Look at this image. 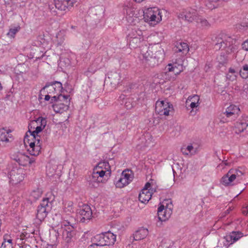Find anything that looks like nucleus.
<instances>
[{
    "instance_id": "f257e3e1",
    "label": "nucleus",
    "mask_w": 248,
    "mask_h": 248,
    "mask_svg": "<svg viewBox=\"0 0 248 248\" xmlns=\"http://www.w3.org/2000/svg\"><path fill=\"white\" fill-rule=\"evenodd\" d=\"M143 62L151 67H155L161 62L164 59L163 49L159 44L149 47H144L141 50Z\"/></svg>"
},
{
    "instance_id": "f03ea898",
    "label": "nucleus",
    "mask_w": 248,
    "mask_h": 248,
    "mask_svg": "<svg viewBox=\"0 0 248 248\" xmlns=\"http://www.w3.org/2000/svg\"><path fill=\"white\" fill-rule=\"evenodd\" d=\"M116 235L109 231L97 234L94 238L95 242L89 246L88 248L113 245L116 241Z\"/></svg>"
},
{
    "instance_id": "7ed1b4c3",
    "label": "nucleus",
    "mask_w": 248,
    "mask_h": 248,
    "mask_svg": "<svg viewBox=\"0 0 248 248\" xmlns=\"http://www.w3.org/2000/svg\"><path fill=\"white\" fill-rule=\"evenodd\" d=\"M160 11L156 8H148L144 13L143 18L151 25H155L162 20Z\"/></svg>"
},
{
    "instance_id": "20e7f679",
    "label": "nucleus",
    "mask_w": 248,
    "mask_h": 248,
    "mask_svg": "<svg viewBox=\"0 0 248 248\" xmlns=\"http://www.w3.org/2000/svg\"><path fill=\"white\" fill-rule=\"evenodd\" d=\"M50 210V206L49 204L48 199H44L38 206L36 214L37 218L40 221L44 220L46 217Z\"/></svg>"
},
{
    "instance_id": "39448f33",
    "label": "nucleus",
    "mask_w": 248,
    "mask_h": 248,
    "mask_svg": "<svg viewBox=\"0 0 248 248\" xmlns=\"http://www.w3.org/2000/svg\"><path fill=\"white\" fill-rule=\"evenodd\" d=\"M155 112L159 115L168 116L169 112L173 110L172 105L165 101H157L155 104Z\"/></svg>"
},
{
    "instance_id": "423d86ee",
    "label": "nucleus",
    "mask_w": 248,
    "mask_h": 248,
    "mask_svg": "<svg viewBox=\"0 0 248 248\" xmlns=\"http://www.w3.org/2000/svg\"><path fill=\"white\" fill-rule=\"evenodd\" d=\"M92 215L91 207L87 204H84L78 210L77 217L80 222L85 223L92 218Z\"/></svg>"
},
{
    "instance_id": "0eeeda50",
    "label": "nucleus",
    "mask_w": 248,
    "mask_h": 248,
    "mask_svg": "<svg viewBox=\"0 0 248 248\" xmlns=\"http://www.w3.org/2000/svg\"><path fill=\"white\" fill-rule=\"evenodd\" d=\"M9 179L13 184H16L23 179V170L17 167H14L9 172Z\"/></svg>"
},
{
    "instance_id": "6e6552de",
    "label": "nucleus",
    "mask_w": 248,
    "mask_h": 248,
    "mask_svg": "<svg viewBox=\"0 0 248 248\" xmlns=\"http://www.w3.org/2000/svg\"><path fill=\"white\" fill-rule=\"evenodd\" d=\"M199 16L198 13L194 9H189L183 12L179 16V18L188 22L196 21Z\"/></svg>"
},
{
    "instance_id": "1a4fd4ad",
    "label": "nucleus",
    "mask_w": 248,
    "mask_h": 248,
    "mask_svg": "<svg viewBox=\"0 0 248 248\" xmlns=\"http://www.w3.org/2000/svg\"><path fill=\"white\" fill-rule=\"evenodd\" d=\"M172 214L171 207L167 205L166 208L163 205H161L158 208V218L161 221H164L168 219Z\"/></svg>"
},
{
    "instance_id": "9d476101",
    "label": "nucleus",
    "mask_w": 248,
    "mask_h": 248,
    "mask_svg": "<svg viewBox=\"0 0 248 248\" xmlns=\"http://www.w3.org/2000/svg\"><path fill=\"white\" fill-rule=\"evenodd\" d=\"M216 40L217 42L214 45V48L216 50L220 49L222 48H225L227 47H231V49H232L233 47L232 46L233 39L230 37H228L226 39H223L221 38H217Z\"/></svg>"
},
{
    "instance_id": "9b49d317",
    "label": "nucleus",
    "mask_w": 248,
    "mask_h": 248,
    "mask_svg": "<svg viewBox=\"0 0 248 248\" xmlns=\"http://www.w3.org/2000/svg\"><path fill=\"white\" fill-rule=\"evenodd\" d=\"M108 78L106 81L111 85L112 88H116L120 83V74L116 71H110L108 73Z\"/></svg>"
},
{
    "instance_id": "f8f14e48",
    "label": "nucleus",
    "mask_w": 248,
    "mask_h": 248,
    "mask_svg": "<svg viewBox=\"0 0 248 248\" xmlns=\"http://www.w3.org/2000/svg\"><path fill=\"white\" fill-rule=\"evenodd\" d=\"M11 158L16 161L19 165L26 166L29 161V156L20 152H17L11 155Z\"/></svg>"
},
{
    "instance_id": "ddd939ff",
    "label": "nucleus",
    "mask_w": 248,
    "mask_h": 248,
    "mask_svg": "<svg viewBox=\"0 0 248 248\" xmlns=\"http://www.w3.org/2000/svg\"><path fill=\"white\" fill-rule=\"evenodd\" d=\"M107 166H108V168H109L108 163H100L93 169V170L98 174V177H100L101 180H102L104 176H107V174L105 175L106 172L108 175L110 174V171L108 169L107 170H104L102 169L103 167H106Z\"/></svg>"
},
{
    "instance_id": "4468645a",
    "label": "nucleus",
    "mask_w": 248,
    "mask_h": 248,
    "mask_svg": "<svg viewBox=\"0 0 248 248\" xmlns=\"http://www.w3.org/2000/svg\"><path fill=\"white\" fill-rule=\"evenodd\" d=\"M34 123H37L38 124H40V125H38L35 128V130L32 131H31L30 129L28 132L30 133H31L34 134L35 135H39L38 134L42 131V130L45 128L46 124V120L45 118H43L42 117H39L37 119V120L34 122H32L33 124Z\"/></svg>"
},
{
    "instance_id": "2eb2a0df",
    "label": "nucleus",
    "mask_w": 248,
    "mask_h": 248,
    "mask_svg": "<svg viewBox=\"0 0 248 248\" xmlns=\"http://www.w3.org/2000/svg\"><path fill=\"white\" fill-rule=\"evenodd\" d=\"M37 142L36 144L33 142L29 143V148L28 149L29 153L34 156H37L39 155L41 149V145H42V141L39 140L38 139H36Z\"/></svg>"
},
{
    "instance_id": "dca6fc26",
    "label": "nucleus",
    "mask_w": 248,
    "mask_h": 248,
    "mask_svg": "<svg viewBox=\"0 0 248 248\" xmlns=\"http://www.w3.org/2000/svg\"><path fill=\"white\" fill-rule=\"evenodd\" d=\"M57 84L58 85V87L62 89V84L60 82L56 81L52 85H46L40 91V96L43 95V94H45L46 92V93L47 94H53L55 93V87H54V85Z\"/></svg>"
},
{
    "instance_id": "f3484780",
    "label": "nucleus",
    "mask_w": 248,
    "mask_h": 248,
    "mask_svg": "<svg viewBox=\"0 0 248 248\" xmlns=\"http://www.w3.org/2000/svg\"><path fill=\"white\" fill-rule=\"evenodd\" d=\"M61 101L56 102L52 105V108L54 111L56 113H62L63 112L67 110L69 108V100L68 103H62Z\"/></svg>"
},
{
    "instance_id": "a211bd4d",
    "label": "nucleus",
    "mask_w": 248,
    "mask_h": 248,
    "mask_svg": "<svg viewBox=\"0 0 248 248\" xmlns=\"http://www.w3.org/2000/svg\"><path fill=\"white\" fill-rule=\"evenodd\" d=\"M235 179V175H233L232 169L230 170L228 173L223 176L221 179V183L225 186H229Z\"/></svg>"
},
{
    "instance_id": "6ab92c4d",
    "label": "nucleus",
    "mask_w": 248,
    "mask_h": 248,
    "mask_svg": "<svg viewBox=\"0 0 248 248\" xmlns=\"http://www.w3.org/2000/svg\"><path fill=\"white\" fill-rule=\"evenodd\" d=\"M174 51L176 53L181 52L183 54L185 55L188 52L189 46L186 43H177L174 49Z\"/></svg>"
},
{
    "instance_id": "aec40b11",
    "label": "nucleus",
    "mask_w": 248,
    "mask_h": 248,
    "mask_svg": "<svg viewBox=\"0 0 248 248\" xmlns=\"http://www.w3.org/2000/svg\"><path fill=\"white\" fill-rule=\"evenodd\" d=\"M152 194L146 189H142L139 195V201L142 203H147L151 199Z\"/></svg>"
},
{
    "instance_id": "412c9836",
    "label": "nucleus",
    "mask_w": 248,
    "mask_h": 248,
    "mask_svg": "<svg viewBox=\"0 0 248 248\" xmlns=\"http://www.w3.org/2000/svg\"><path fill=\"white\" fill-rule=\"evenodd\" d=\"M148 234V229L141 228L135 232L134 234V239L136 241L140 240L146 237Z\"/></svg>"
},
{
    "instance_id": "4be33fe9",
    "label": "nucleus",
    "mask_w": 248,
    "mask_h": 248,
    "mask_svg": "<svg viewBox=\"0 0 248 248\" xmlns=\"http://www.w3.org/2000/svg\"><path fill=\"white\" fill-rule=\"evenodd\" d=\"M30 134V135H28L27 133L24 137V142L25 144L27 145L28 144L29 145L30 142H33L36 144L37 142L36 139L41 141V138L39 135H35L31 133Z\"/></svg>"
},
{
    "instance_id": "5701e85b",
    "label": "nucleus",
    "mask_w": 248,
    "mask_h": 248,
    "mask_svg": "<svg viewBox=\"0 0 248 248\" xmlns=\"http://www.w3.org/2000/svg\"><path fill=\"white\" fill-rule=\"evenodd\" d=\"M143 40V37H133V38H127V41L129 46L132 48H136L138 46L141 41Z\"/></svg>"
},
{
    "instance_id": "b1692460",
    "label": "nucleus",
    "mask_w": 248,
    "mask_h": 248,
    "mask_svg": "<svg viewBox=\"0 0 248 248\" xmlns=\"http://www.w3.org/2000/svg\"><path fill=\"white\" fill-rule=\"evenodd\" d=\"M168 70L169 71H173L175 75H178L183 70L182 64H179L176 65V62L173 65L169 64L168 65Z\"/></svg>"
},
{
    "instance_id": "393cba45",
    "label": "nucleus",
    "mask_w": 248,
    "mask_h": 248,
    "mask_svg": "<svg viewBox=\"0 0 248 248\" xmlns=\"http://www.w3.org/2000/svg\"><path fill=\"white\" fill-rule=\"evenodd\" d=\"M69 230H65L62 232L63 238L67 243L71 241V239L75 234V232L73 230H70V228H69Z\"/></svg>"
},
{
    "instance_id": "a878e982",
    "label": "nucleus",
    "mask_w": 248,
    "mask_h": 248,
    "mask_svg": "<svg viewBox=\"0 0 248 248\" xmlns=\"http://www.w3.org/2000/svg\"><path fill=\"white\" fill-rule=\"evenodd\" d=\"M54 1L56 8L61 10H65L69 0H54Z\"/></svg>"
},
{
    "instance_id": "bb28decb",
    "label": "nucleus",
    "mask_w": 248,
    "mask_h": 248,
    "mask_svg": "<svg viewBox=\"0 0 248 248\" xmlns=\"http://www.w3.org/2000/svg\"><path fill=\"white\" fill-rule=\"evenodd\" d=\"M11 132V131L10 129L7 130L4 128L0 129V140L8 142L9 141L8 134Z\"/></svg>"
},
{
    "instance_id": "cd10ccee",
    "label": "nucleus",
    "mask_w": 248,
    "mask_h": 248,
    "mask_svg": "<svg viewBox=\"0 0 248 248\" xmlns=\"http://www.w3.org/2000/svg\"><path fill=\"white\" fill-rule=\"evenodd\" d=\"M69 95H62V94H59L58 96L56 95H54L52 97L51 99V103H53V102H60V101H65L66 104L68 103V99L69 98Z\"/></svg>"
},
{
    "instance_id": "c85d7f7f",
    "label": "nucleus",
    "mask_w": 248,
    "mask_h": 248,
    "mask_svg": "<svg viewBox=\"0 0 248 248\" xmlns=\"http://www.w3.org/2000/svg\"><path fill=\"white\" fill-rule=\"evenodd\" d=\"M97 175L98 174L93 170L91 176H90L88 179L90 184L95 183L98 184L102 182V180L100 179V177H99Z\"/></svg>"
},
{
    "instance_id": "c756f323",
    "label": "nucleus",
    "mask_w": 248,
    "mask_h": 248,
    "mask_svg": "<svg viewBox=\"0 0 248 248\" xmlns=\"http://www.w3.org/2000/svg\"><path fill=\"white\" fill-rule=\"evenodd\" d=\"M248 126V121L245 122H240L237 124V130L235 131L237 134H239L243 132Z\"/></svg>"
},
{
    "instance_id": "7c9ffc66",
    "label": "nucleus",
    "mask_w": 248,
    "mask_h": 248,
    "mask_svg": "<svg viewBox=\"0 0 248 248\" xmlns=\"http://www.w3.org/2000/svg\"><path fill=\"white\" fill-rule=\"evenodd\" d=\"M142 31L139 29H133L130 33L127 35V38H133V37H143Z\"/></svg>"
},
{
    "instance_id": "2f4dec72",
    "label": "nucleus",
    "mask_w": 248,
    "mask_h": 248,
    "mask_svg": "<svg viewBox=\"0 0 248 248\" xmlns=\"http://www.w3.org/2000/svg\"><path fill=\"white\" fill-rule=\"evenodd\" d=\"M129 184L128 181L125 180V178L121 175L120 178L116 183V186L119 188H122Z\"/></svg>"
},
{
    "instance_id": "473e14b6",
    "label": "nucleus",
    "mask_w": 248,
    "mask_h": 248,
    "mask_svg": "<svg viewBox=\"0 0 248 248\" xmlns=\"http://www.w3.org/2000/svg\"><path fill=\"white\" fill-rule=\"evenodd\" d=\"M240 75L243 78H248V64H245L240 70Z\"/></svg>"
},
{
    "instance_id": "72a5a7b5",
    "label": "nucleus",
    "mask_w": 248,
    "mask_h": 248,
    "mask_svg": "<svg viewBox=\"0 0 248 248\" xmlns=\"http://www.w3.org/2000/svg\"><path fill=\"white\" fill-rule=\"evenodd\" d=\"M196 22L201 24V26L204 28H208L210 26L209 22L205 19L199 16Z\"/></svg>"
},
{
    "instance_id": "f704fd0d",
    "label": "nucleus",
    "mask_w": 248,
    "mask_h": 248,
    "mask_svg": "<svg viewBox=\"0 0 248 248\" xmlns=\"http://www.w3.org/2000/svg\"><path fill=\"white\" fill-rule=\"evenodd\" d=\"M232 239V243H234L243 236V234L239 232H232L230 233Z\"/></svg>"
},
{
    "instance_id": "c9c22d12",
    "label": "nucleus",
    "mask_w": 248,
    "mask_h": 248,
    "mask_svg": "<svg viewBox=\"0 0 248 248\" xmlns=\"http://www.w3.org/2000/svg\"><path fill=\"white\" fill-rule=\"evenodd\" d=\"M235 70L230 68L229 70V72L226 75V78L228 79L233 81L236 79V76L235 75Z\"/></svg>"
},
{
    "instance_id": "e433bc0d",
    "label": "nucleus",
    "mask_w": 248,
    "mask_h": 248,
    "mask_svg": "<svg viewBox=\"0 0 248 248\" xmlns=\"http://www.w3.org/2000/svg\"><path fill=\"white\" fill-rule=\"evenodd\" d=\"M20 27L18 26L14 28H11L9 32L7 33V35L11 38H14L16 34L20 30Z\"/></svg>"
},
{
    "instance_id": "4c0bfd02",
    "label": "nucleus",
    "mask_w": 248,
    "mask_h": 248,
    "mask_svg": "<svg viewBox=\"0 0 248 248\" xmlns=\"http://www.w3.org/2000/svg\"><path fill=\"white\" fill-rule=\"evenodd\" d=\"M121 176L124 178L125 180L128 181V183H130V182L132 181L133 177L131 173H129V170H125L123 171L122 173Z\"/></svg>"
},
{
    "instance_id": "58836bf2",
    "label": "nucleus",
    "mask_w": 248,
    "mask_h": 248,
    "mask_svg": "<svg viewBox=\"0 0 248 248\" xmlns=\"http://www.w3.org/2000/svg\"><path fill=\"white\" fill-rule=\"evenodd\" d=\"M223 239L225 241V242H224V245L225 246L229 247L231 245L233 244V243H232V237L230 234L224 236L223 237Z\"/></svg>"
},
{
    "instance_id": "ea45409f",
    "label": "nucleus",
    "mask_w": 248,
    "mask_h": 248,
    "mask_svg": "<svg viewBox=\"0 0 248 248\" xmlns=\"http://www.w3.org/2000/svg\"><path fill=\"white\" fill-rule=\"evenodd\" d=\"M206 5L209 8L213 9L216 8V4L219 1V0H205Z\"/></svg>"
},
{
    "instance_id": "a19ab883",
    "label": "nucleus",
    "mask_w": 248,
    "mask_h": 248,
    "mask_svg": "<svg viewBox=\"0 0 248 248\" xmlns=\"http://www.w3.org/2000/svg\"><path fill=\"white\" fill-rule=\"evenodd\" d=\"M57 38L59 42V44L61 45L64 40V32L63 31H59L57 34Z\"/></svg>"
},
{
    "instance_id": "79ce46f5",
    "label": "nucleus",
    "mask_w": 248,
    "mask_h": 248,
    "mask_svg": "<svg viewBox=\"0 0 248 248\" xmlns=\"http://www.w3.org/2000/svg\"><path fill=\"white\" fill-rule=\"evenodd\" d=\"M74 218L71 217L68 220L64 221L62 223V226H70L72 227V229H73L74 228L73 225H74Z\"/></svg>"
},
{
    "instance_id": "37998d69",
    "label": "nucleus",
    "mask_w": 248,
    "mask_h": 248,
    "mask_svg": "<svg viewBox=\"0 0 248 248\" xmlns=\"http://www.w3.org/2000/svg\"><path fill=\"white\" fill-rule=\"evenodd\" d=\"M200 100V97L199 95L197 94H195L193 96H189L187 100H186V103L188 102H197L199 103Z\"/></svg>"
},
{
    "instance_id": "c03bdc74",
    "label": "nucleus",
    "mask_w": 248,
    "mask_h": 248,
    "mask_svg": "<svg viewBox=\"0 0 248 248\" xmlns=\"http://www.w3.org/2000/svg\"><path fill=\"white\" fill-rule=\"evenodd\" d=\"M64 212L69 214L71 213L74 212V209L73 207V203L72 202H69L67 206H65L64 208Z\"/></svg>"
},
{
    "instance_id": "a18cd8bd",
    "label": "nucleus",
    "mask_w": 248,
    "mask_h": 248,
    "mask_svg": "<svg viewBox=\"0 0 248 248\" xmlns=\"http://www.w3.org/2000/svg\"><path fill=\"white\" fill-rule=\"evenodd\" d=\"M135 105V103L132 102L131 100L129 99L125 101L124 106L127 109H130L134 107Z\"/></svg>"
},
{
    "instance_id": "49530a36",
    "label": "nucleus",
    "mask_w": 248,
    "mask_h": 248,
    "mask_svg": "<svg viewBox=\"0 0 248 248\" xmlns=\"http://www.w3.org/2000/svg\"><path fill=\"white\" fill-rule=\"evenodd\" d=\"M226 110L228 111H232L235 114L237 113L240 110V109L239 108L234 105H230L227 108Z\"/></svg>"
},
{
    "instance_id": "de8ad7c7",
    "label": "nucleus",
    "mask_w": 248,
    "mask_h": 248,
    "mask_svg": "<svg viewBox=\"0 0 248 248\" xmlns=\"http://www.w3.org/2000/svg\"><path fill=\"white\" fill-rule=\"evenodd\" d=\"M193 149V147L192 145H188L186 149L182 148V151L183 153L185 155H188L189 153H190L191 151Z\"/></svg>"
},
{
    "instance_id": "09e8293b",
    "label": "nucleus",
    "mask_w": 248,
    "mask_h": 248,
    "mask_svg": "<svg viewBox=\"0 0 248 248\" xmlns=\"http://www.w3.org/2000/svg\"><path fill=\"white\" fill-rule=\"evenodd\" d=\"M41 195L42 192L39 189L34 190L31 193V195L36 199L39 198L41 196Z\"/></svg>"
},
{
    "instance_id": "8fccbe9b",
    "label": "nucleus",
    "mask_w": 248,
    "mask_h": 248,
    "mask_svg": "<svg viewBox=\"0 0 248 248\" xmlns=\"http://www.w3.org/2000/svg\"><path fill=\"white\" fill-rule=\"evenodd\" d=\"M233 175H235V179L236 177H241L244 173L240 170L237 169H232Z\"/></svg>"
},
{
    "instance_id": "3c124183",
    "label": "nucleus",
    "mask_w": 248,
    "mask_h": 248,
    "mask_svg": "<svg viewBox=\"0 0 248 248\" xmlns=\"http://www.w3.org/2000/svg\"><path fill=\"white\" fill-rule=\"evenodd\" d=\"M242 49L246 51H248V40L244 41L242 44Z\"/></svg>"
},
{
    "instance_id": "603ef678",
    "label": "nucleus",
    "mask_w": 248,
    "mask_h": 248,
    "mask_svg": "<svg viewBox=\"0 0 248 248\" xmlns=\"http://www.w3.org/2000/svg\"><path fill=\"white\" fill-rule=\"evenodd\" d=\"M126 14L129 15L130 17L134 15L133 9L129 7H127L126 9Z\"/></svg>"
},
{
    "instance_id": "864d4df0",
    "label": "nucleus",
    "mask_w": 248,
    "mask_h": 248,
    "mask_svg": "<svg viewBox=\"0 0 248 248\" xmlns=\"http://www.w3.org/2000/svg\"><path fill=\"white\" fill-rule=\"evenodd\" d=\"M65 90L66 92L71 93L73 90L71 86H70L69 84L66 83L64 85Z\"/></svg>"
},
{
    "instance_id": "5fc2aeb1",
    "label": "nucleus",
    "mask_w": 248,
    "mask_h": 248,
    "mask_svg": "<svg viewBox=\"0 0 248 248\" xmlns=\"http://www.w3.org/2000/svg\"><path fill=\"white\" fill-rule=\"evenodd\" d=\"M92 13H94L95 15L100 14L101 13V10L99 11V8L97 7H93L91 10Z\"/></svg>"
},
{
    "instance_id": "6e6d98bb",
    "label": "nucleus",
    "mask_w": 248,
    "mask_h": 248,
    "mask_svg": "<svg viewBox=\"0 0 248 248\" xmlns=\"http://www.w3.org/2000/svg\"><path fill=\"white\" fill-rule=\"evenodd\" d=\"M232 210L231 207H229L228 209H227L221 216V217H225L227 215L230 213V212Z\"/></svg>"
},
{
    "instance_id": "4d7b16f0",
    "label": "nucleus",
    "mask_w": 248,
    "mask_h": 248,
    "mask_svg": "<svg viewBox=\"0 0 248 248\" xmlns=\"http://www.w3.org/2000/svg\"><path fill=\"white\" fill-rule=\"evenodd\" d=\"M224 114H225L226 116L227 117H230L233 115L235 114V113H234L232 111H228L227 110H226L225 112H224L223 113Z\"/></svg>"
},
{
    "instance_id": "13d9d810",
    "label": "nucleus",
    "mask_w": 248,
    "mask_h": 248,
    "mask_svg": "<svg viewBox=\"0 0 248 248\" xmlns=\"http://www.w3.org/2000/svg\"><path fill=\"white\" fill-rule=\"evenodd\" d=\"M9 236L8 235V234H6L4 235L3 236V240H4V242L2 243V245H1V247H3L4 248H5L6 247V245L5 244V242H6V241H7V240L8 239V237H9Z\"/></svg>"
},
{
    "instance_id": "bf43d9fd",
    "label": "nucleus",
    "mask_w": 248,
    "mask_h": 248,
    "mask_svg": "<svg viewBox=\"0 0 248 248\" xmlns=\"http://www.w3.org/2000/svg\"><path fill=\"white\" fill-rule=\"evenodd\" d=\"M151 185L152 183H150V182H148L145 185L143 189H146L147 190H149L152 188L151 187Z\"/></svg>"
},
{
    "instance_id": "052dcab7",
    "label": "nucleus",
    "mask_w": 248,
    "mask_h": 248,
    "mask_svg": "<svg viewBox=\"0 0 248 248\" xmlns=\"http://www.w3.org/2000/svg\"><path fill=\"white\" fill-rule=\"evenodd\" d=\"M199 103L197 102H191L190 107L191 108H197L199 106Z\"/></svg>"
},
{
    "instance_id": "680f3d73",
    "label": "nucleus",
    "mask_w": 248,
    "mask_h": 248,
    "mask_svg": "<svg viewBox=\"0 0 248 248\" xmlns=\"http://www.w3.org/2000/svg\"><path fill=\"white\" fill-rule=\"evenodd\" d=\"M242 213L244 215H247L248 213V205L243 208Z\"/></svg>"
},
{
    "instance_id": "e2e57ef3",
    "label": "nucleus",
    "mask_w": 248,
    "mask_h": 248,
    "mask_svg": "<svg viewBox=\"0 0 248 248\" xmlns=\"http://www.w3.org/2000/svg\"><path fill=\"white\" fill-rule=\"evenodd\" d=\"M150 183H152V185H151V187L152 189V191H153V189H154V191H155V182L154 180L151 179L150 181Z\"/></svg>"
},
{
    "instance_id": "0e129e2a",
    "label": "nucleus",
    "mask_w": 248,
    "mask_h": 248,
    "mask_svg": "<svg viewBox=\"0 0 248 248\" xmlns=\"http://www.w3.org/2000/svg\"><path fill=\"white\" fill-rule=\"evenodd\" d=\"M50 99V95L48 94L45 95V100L48 101Z\"/></svg>"
},
{
    "instance_id": "69168bd1",
    "label": "nucleus",
    "mask_w": 248,
    "mask_h": 248,
    "mask_svg": "<svg viewBox=\"0 0 248 248\" xmlns=\"http://www.w3.org/2000/svg\"><path fill=\"white\" fill-rule=\"evenodd\" d=\"M29 164H31L32 163H34L35 162V160L33 158H31L29 157Z\"/></svg>"
},
{
    "instance_id": "338daca9",
    "label": "nucleus",
    "mask_w": 248,
    "mask_h": 248,
    "mask_svg": "<svg viewBox=\"0 0 248 248\" xmlns=\"http://www.w3.org/2000/svg\"><path fill=\"white\" fill-rule=\"evenodd\" d=\"M46 174L48 176H52L53 175V174H50L49 172H48V170H46Z\"/></svg>"
},
{
    "instance_id": "774afa93",
    "label": "nucleus",
    "mask_w": 248,
    "mask_h": 248,
    "mask_svg": "<svg viewBox=\"0 0 248 248\" xmlns=\"http://www.w3.org/2000/svg\"><path fill=\"white\" fill-rule=\"evenodd\" d=\"M7 242H8L9 243H12V240L11 239H9L7 240Z\"/></svg>"
}]
</instances>
